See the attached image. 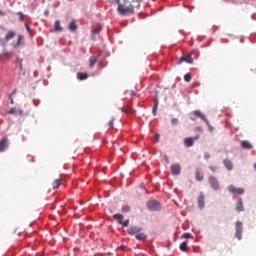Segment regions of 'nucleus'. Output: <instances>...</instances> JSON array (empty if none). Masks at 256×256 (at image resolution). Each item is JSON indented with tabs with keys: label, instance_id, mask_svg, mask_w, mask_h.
Instances as JSON below:
<instances>
[{
	"label": "nucleus",
	"instance_id": "obj_1",
	"mask_svg": "<svg viewBox=\"0 0 256 256\" xmlns=\"http://www.w3.org/2000/svg\"><path fill=\"white\" fill-rule=\"evenodd\" d=\"M147 209H149V211H161L162 204L159 200H154V198H152V200L147 201Z\"/></svg>",
	"mask_w": 256,
	"mask_h": 256
},
{
	"label": "nucleus",
	"instance_id": "obj_2",
	"mask_svg": "<svg viewBox=\"0 0 256 256\" xmlns=\"http://www.w3.org/2000/svg\"><path fill=\"white\" fill-rule=\"evenodd\" d=\"M208 183L210 184V187L213 189V191H219L220 183L216 176H209Z\"/></svg>",
	"mask_w": 256,
	"mask_h": 256
},
{
	"label": "nucleus",
	"instance_id": "obj_3",
	"mask_svg": "<svg viewBox=\"0 0 256 256\" xmlns=\"http://www.w3.org/2000/svg\"><path fill=\"white\" fill-rule=\"evenodd\" d=\"M243 235V223L241 221H236L235 223V237L238 240L242 239Z\"/></svg>",
	"mask_w": 256,
	"mask_h": 256
},
{
	"label": "nucleus",
	"instance_id": "obj_4",
	"mask_svg": "<svg viewBox=\"0 0 256 256\" xmlns=\"http://www.w3.org/2000/svg\"><path fill=\"white\" fill-rule=\"evenodd\" d=\"M228 191L229 193H235V195H244L245 193L244 188H237L234 184H229Z\"/></svg>",
	"mask_w": 256,
	"mask_h": 256
},
{
	"label": "nucleus",
	"instance_id": "obj_5",
	"mask_svg": "<svg viewBox=\"0 0 256 256\" xmlns=\"http://www.w3.org/2000/svg\"><path fill=\"white\" fill-rule=\"evenodd\" d=\"M200 134H196V136H189L187 138H184V144L185 146H193L195 140H199Z\"/></svg>",
	"mask_w": 256,
	"mask_h": 256
},
{
	"label": "nucleus",
	"instance_id": "obj_6",
	"mask_svg": "<svg viewBox=\"0 0 256 256\" xmlns=\"http://www.w3.org/2000/svg\"><path fill=\"white\" fill-rule=\"evenodd\" d=\"M195 50H192L189 52V54H186L185 56H181L179 62H188L189 64H192L194 62L192 54H194Z\"/></svg>",
	"mask_w": 256,
	"mask_h": 256
},
{
	"label": "nucleus",
	"instance_id": "obj_7",
	"mask_svg": "<svg viewBox=\"0 0 256 256\" xmlns=\"http://www.w3.org/2000/svg\"><path fill=\"white\" fill-rule=\"evenodd\" d=\"M8 146H9V138H7V136H4V138L0 140V152H5Z\"/></svg>",
	"mask_w": 256,
	"mask_h": 256
},
{
	"label": "nucleus",
	"instance_id": "obj_8",
	"mask_svg": "<svg viewBox=\"0 0 256 256\" xmlns=\"http://www.w3.org/2000/svg\"><path fill=\"white\" fill-rule=\"evenodd\" d=\"M193 114L195 116H198V118H201L202 120H204V122H206V124H208V126H210V122H209L207 116H205V114H203V112H201V110H194Z\"/></svg>",
	"mask_w": 256,
	"mask_h": 256
},
{
	"label": "nucleus",
	"instance_id": "obj_9",
	"mask_svg": "<svg viewBox=\"0 0 256 256\" xmlns=\"http://www.w3.org/2000/svg\"><path fill=\"white\" fill-rule=\"evenodd\" d=\"M172 175H180L181 173V164L179 162L172 164L171 166Z\"/></svg>",
	"mask_w": 256,
	"mask_h": 256
},
{
	"label": "nucleus",
	"instance_id": "obj_10",
	"mask_svg": "<svg viewBox=\"0 0 256 256\" xmlns=\"http://www.w3.org/2000/svg\"><path fill=\"white\" fill-rule=\"evenodd\" d=\"M198 207L199 209H204L205 207V194L204 192H200L198 196Z\"/></svg>",
	"mask_w": 256,
	"mask_h": 256
},
{
	"label": "nucleus",
	"instance_id": "obj_11",
	"mask_svg": "<svg viewBox=\"0 0 256 256\" xmlns=\"http://www.w3.org/2000/svg\"><path fill=\"white\" fill-rule=\"evenodd\" d=\"M244 210H245L244 202H243L242 198H238L237 202H236V211L238 213H242Z\"/></svg>",
	"mask_w": 256,
	"mask_h": 256
},
{
	"label": "nucleus",
	"instance_id": "obj_12",
	"mask_svg": "<svg viewBox=\"0 0 256 256\" xmlns=\"http://www.w3.org/2000/svg\"><path fill=\"white\" fill-rule=\"evenodd\" d=\"M223 163H224V165H225V167H226V169H227L228 171H233V169H234V164H233L232 160H230L229 158H225V159L223 160Z\"/></svg>",
	"mask_w": 256,
	"mask_h": 256
},
{
	"label": "nucleus",
	"instance_id": "obj_13",
	"mask_svg": "<svg viewBox=\"0 0 256 256\" xmlns=\"http://www.w3.org/2000/svg\"><path fill=\"white\" fill-rule=\"evenodd\" d=\"M139 231H142V229L140 227H129V229L127 230L129 235H138Z\"/></svg>",
	"mask_w": 256,
	"mask_h": 256
},
{
	"label": "nucleus",
	"instance_id": "obj_14",
	"mask_svg": "<svg viewBox=\"0 0 256 256\" xmlns=\"http://www.w3.org/2000/svg\"><path fill=\"white\" fill-rule=\"evenodd\" d=\"M25 42V38L22 34H19L18 38H17V42L14 44V48H19V46H21V44H24Z\"/></svg>",
	"mask_w": 256,
	"mask_h": 256
},
{
	"label": "nucleus",
	"instance_id": "obj_15",
	"mask_svg": "<svg viewBox=\"0 0 256 256\" xmlns=\"http://www.w3.org/2000/svg\"><path fill=\"white\" fill-rule=\"evenodd\" d=\"M242 148H246L247 150H251L253 148V144L249 140H242L241 141Z\"/></svg>",
	"mask_w": 256,
	"mask_h": 256
},
{
	"label": "nucleus",
	"instance_id": "obj_16",
	"mask_svg": "<svg viewBox=\"0 0 256 256\" xmlns=\"http://www.w3.org/2000/svg\"><path fill=\"white\" fill-rule=\"evenodd\" d=\"M62 185V178H55L54 182L52 183L53 189H59Z\"/></svg>",
	"mask_w": 256,
	"mask_h": 256
},
{
	"label": "nucleus",
	"instance_id": "obj_17",
	"mask_svg": "<svg viewBox=\"0 0 256 256\" xmlns=\"http://www.w3.org/2000/svg\"><path fill=\"white\" fill-rule=\"evenodd\" d=\"M16 36V32L14 30H9L5 36L6 42H9V40H12Z\"/></svg>",
	"mask_w": 256,
	"mask_h": 256
},
{
	"label": "nucleus",
	"instance_id": "obj_18",
	"mask_svg": "<svg viewBox=\"0 0 256 256\" xmlns=\"http://www.w3.org/2000/svg\"><path fill=\"white\" fill-rule=\"evenodd\" d=\"M113 219H115V221H117L120 225H123L124 217L120 213H116L115 215H113Z\"/></svg>",
	"mask_w": 256,
	"mask_h": 256
},
{
	"label": "nucleus",
	"instance_id": "obj_19",
	"mask_svg": "<svg viewBox=\"0 0 256 256\" xmlns=\"http://www.w3.org/2000/svg\"><path fill=\"white\" fill-rule=\"evenodd\" d=\"M195 176H196V181H203L204 179V174L203 172H201V170H196Z\"/></svg>",
	"mask_w": 256,
	"mask_h": 256
},
{
	"label": "nucleus",
	"instance_id": "obj_20",
	"mask_svg": "<svg viewBox=\"0 0 256 256\" xmlns=\"http://www.w3.org/2000/svg\"><path fill=\"white\" fill-rule=\"evenodd\" d=\"M8 114H22L21 108L12 107L8 110Z\"/></svg>",
	"mask_w": 256,
	"mask_h": 256
},
{
	"label": "nucleus",
	"instance_id": "obj_21",
	"mask_svg": "<svg viewBox=\"0 0 256 256\" xmlns=\"http://www.w3.org/2000/svg\"><path fill=\"white\" fill-rule=\"evenodd\" d=\"M136 239L138 241H145V239H147V235L145 233H141V231H139L136 235Z\"/></svg>",
	"mask_w": 256,
	"mask_h": 256
},
{
	"label": "nucleus",
	"instance_id": "obj_22",
	"mask_svg": "<svg viewBox=\"0 0 256 256\" xmlns=\"http://www.w3.org/2000/svg\"><path fill=\"white\" fill-rule=\"evenodd\" d=\"M89 74L87 72H78L77 78L79 80H86L88 78Z\"/></svg>",
	"mask_w": 256,
	"mask_h": 256
},
{
	"label": "nucleus",
	"instance_id": "obj_23",
	"mask_svg": "<svg viewBox=\"0 0 256 256\" xmlns=\"http://www.w3.org/2000/svg\"><path fill=\"white\" fill-rule=\"evenodd\" d=\"M97 60H98V56H90V58H89V64H90V67H91V68H93V66H95Z\"/></svg>",
	"mask_w": 256,
	"mask_h": 256
},
{
	"label": "nucleus",
	"instance_id": "obj_24",
	"mask_svg": "<svg viewBox=\"0 0 256 256\" xmlns=\"http://www.w3.org/2000/svg\"><path fill=\"white\" fill-rule=\"evenodd\" d=\"M158 106H159V98H155L154 100V106H153V114L156 115L158 111Z\"/></svg>",
	"mask_w": 256,
	"mask_h": 256
},
{
	"label": "nucleus",
	"instance_id": "obj_25",
	"mask_svg": "<svg viewBox=\"0 0 256 256\" xmlns=\"http://www.w3.org/2000/svg\"><path fill=\"white\" fill-rule=\"evenodd\" d=\"M54 30H55V31H62V30H63V28H62V26H61V23H60V20H56V21H55Z\"/></svg>",
	"mask_w": 256,
	"mask_h": 256
},
{
	"label": "nucleus",
	"instance_id": "obj_26",
	"mask_svg": "<svg viewBox=\"0 0 256 256\" xmlns=\"http://www.w3.org/2000/svg\"><path fill=\"white\" fill-rule=\"evenodd\" d=\"M16 64L19 65V70L22 72V70H23V59L17 57V58H16Z\"/></svg>",
	"mask_w": 256,
	"mask_h": 256
},
{
	"label": "nucleus",
	"instance_id": "obj_27",
	"mask_svg": "<svg viewBox=\"0 0 256 256\" xmlns=\"http://www.w3.org/2000/svg\"><path fill=\"white\" fill-rule=\"evenodd\" d=\"M69 30H77V24L75 20H72L69 24Z\"/></svg>",
	"mask_w": 256,
	"mask_h": 256
},
{
	"label": "nucleus",
	"instance_id": "obj_28",
	"mask_svg": "<svg viewBox=\"0 0 256 256\" xmlns=\"http://www.w3.org/2000/svg\"><path fill=\"white\" fill-rule=\"evenodd\" d=\"M122 111L126 112V114H132L134 112L131 106H128L127 108H122Z\"/></svg>",
	"mask_w": 256,
	"mask_h": 256
},
{
	"label": "nucleus",
	"instance_id": "obj_29",
	"mask_svg": "<svg viewBox=\"0 0 256 256\" xmlns=\"http://www.w3.org/2000/svg\"><path fill=\"white\" fill-rule=\"evenodd\" d=\"M131 211V207L129 204H125L124 207H122V213H129Z\"/></svg>",
	"mask_w": 256,
	"mask_h": 256
},
{
	"label": "nucleus",
	"instance_id": "obj_30",
	"mask_svg": "<svg viewBox=\"0 0 256 256\" xmlns=\"http://www.w3.org/2000/svg\"><path fill=\"white\" fill-rule=\"evenodd\" d=\"M102 30V26L101 24H98V26L96 28H94V30H92L93 34H99V32H101Z\"/></svg>",
	"mask_w": 256,
	"mask_h": 256
},
{
	"label": "nucleus",
	"instance_id": "obj_31",
	"mask_svg": "<svg viewBox=\"0 0 256 256\" xmlns=\"http://www.w3.org/2000/svg\"><path fill=\"white\" fill-rule=\"evenodd\" d=\"M191 78H192L191 72H187L186 74H184V80L186 82H190Z\"/></svg>",
	"mask_w": 256,
	"mask_h": 256
},
{
	"label": "nucleus",
	"instance_id": "obj_32",
	"mask_svg": "<svg viewBox=\"0 0 256 256\" xmlns=\"http://www.w3.org/2000/svg\"><path fill=\"white\" fill-rule=\"evenodd\" d=\"M189 247L187 245V243H181L180 244V250L181 251H188Z\"/></svg>",
	"mask_w": 256,
	"mask_h": 256
},
{
	"label": "nucleus",
	"instance_id": "obj_33",
	"mask_svg": "<svg viewBox=\"0 0 256 256\" xmlns=\"http://www.w3.org/2000/svg\"><path fill=\"white\" fill-rule=\"evenodd\" d=\"M182 239H192V235L190 233H184Z\"/></svg>",
	"mask_w": 256,
	"mask_h": 256
},
{
	"label": "nucleus",
	"instance_id": "obj_34",
	"mask_svg": "<svg viewBox=\"0 0 256 256\" xmlns=\"http://www.w3.org/2000/svg\"><path fill=\"white\" fill-rule=\"evenodd\" d=\"M129 223H130L129 220H127V221H123V220H122V225H123V227H129Z\"/></svg>",
	"mask_w": 256,
	"mask_h": 256
},
{
	"label": "nucleus",
	"instance_id": "obj_35",
	"mask_svg": "<svg viewBox=\"0 0 256 256\" xmlns=\"http://www.w3.org/2000/svg\"><path fill=\"white\" fill-rule=\"evenodd\" d=\"M171 122L173 125H176V124H178L179 120H178V118H172Z\"/></svg>",
	"mask_w": 256,
	"mask_h": 256
},
{
	"label": "nucleus",
	"instance_id": "obj_36",
	"mask_svg": "<svg viewBox=\"0 0 256 256\" xmlns=\"http://www.w3.org/2000/svg\"><path fill=\"white\" fill-rule=\"evenodd\" d=\"M115 118L112 117L111 120L108 122V126H113Z\"/></svg>",
	"mask_w": 256,
	"mask_h": 256
},
{
	"label": "nucleus",
	"instance_id": "obj_37",
	"mask_svg": "<svg viewBox=\"0 0 256 256\" xmlns=\"http://www.w3.org/2000/svg\"><path fill=\"white\" fill-rule=\"evenodd\" d=\"M210 170L215 173L217 171V166H210Z\"/></svg>",
	"mask_w": 256,
	"mask_h": 256
},
{
	"label": "nucleus",
	"instance_id": "obj_38",
	"mask_svg": "<svg viewBox=\"0 0 256 256\" xmlns=\"http://www.w3.org/2000/svg\"><path fill=\"white\" fill-rule=\"evenodd\" d=\"M18 14H19V16H20V20H23V18H24L23 12H18Z\"/></svg>",
	"mask_w": 256,
	"mask_h": 256
},
{
	"label": "nucleus",
	"instance_id": "obj_39",
	"mask_svg": "<svg viewBox=\"0 0 256 256\" xmlns=\"http://www.w3.org/2000/svg\"><path fill=\"white\" fill-rule=\"evenodd\" d=\"M159 138H160V134H156V135H155V140H156V142H159Z\"/></svg>",
	"mask_w": 256,
	"mask_h": 256
},
{
	"label": "nucleus",
	"instance_id": "obj_40",
	"mask_svg": "<svg viewBox=\"0 0 256 256\" xmlns=\"http://www.w3.org/2000/svg\"><path fill=\"white\" fill-rule=\"evenodd\" d=\"M25 27H26V30H27L28 32H31V28H30V26H28V24H25Z\"/></svg>",
	"mask_w": 256,
	"mask_h": 256
},
{
	"label": "nucleus",
	"instance_id": "obj_41",
	"mask_svg": "<svg viewBox=\"0 0 256 256\" xmlns=\"http://www.w3.org/2000/svg\"><path fill=\"white\" fill-rule=\"evenodd\" d=\"M131 96H134L136 94L135 90L130 91Z\"/></svg>",
	"mask_w": 256,
	"mask_h": 256
},
{
	"label": "nucleus",
	"instance_id": "obj_42",
	"mask_svg": "<svg viewBox=\"0 0 256 256\" xmlns=\"http://www.w3.org/2000/svg\"><path fill=\"white\" fill-rule=\"evenodd\" d=\"M0 15L5 16V12H3V10H0Z\"/></svg>",
	"mask_w": 256,
	"mask_h": 256
},
{
	"label": "nucleus",
	"instance_id": "obj_43",
	"mask_svg": "<svg viewBox=\"0 0 256 256\" xmlns=\"http://www.w3.org/2000/svg\"><path fill=\"white\" fill-rule=\"evenodd\" d=\"M191 120H196V118L194 116H191Z\"/></svg>",
	"mask_w": 256,
	"mask_h": 256
},
{
	"label": "nucleus",
	"instance_id": "obj_44",
	"mask_svg": "<svg viewBox=\"0 0 256 256\" xmlns=\"http://www.w3.org/2000/svg\"><path fill=\"white\" fill-rule=\"evenodd\" d=\"M206 158H209L210 157V154H205Z\"/></svg>",
	"mask_w": 256,
	"mask_h": 256
},
{
	"label": "nucleus",
	"instance_id": "obj_45",
	"mask_svg": "<svg viewBox=\"0 0 256 256\" xmlns=\"http://www.w3.org/2000/svg\"><path fill=\"white\" fill-rule=\"evenodd\" d=\"M254 169H255V171H256V162H255V164H254Z\"/></svg>",
	"mask_w": 256,
	"mask_h": 256
},
{
	"label": "nucleus",
	"instance_id": "obj_46",
	"mask_svg": "<svg viewBox=\"0 0 256 256\" xmlns=\"http://www.w3.org/2000/svg\"><path fill=\"white\" fill-rule=\"evenodd\" d=\"M138 256H146V255H144V254H141V255H138Z\"/></svg>",
	"mask_w": 256,
	"mask_h": 256
},
{
	"label": "nucleus",
	"instance_id": "obj_47",
	"mask_svg": "<svg viewBox=\"0 0 256 256\" xmlns=\"http://www.w3.org/2000/svg\"><path fill=\"white\" fill-rule=\"evenodd\" d=\"M31 159H33V156H30Z\"/></svg>",
	"mask_w": 256,
	"mask_h": 256
}]
</instances>
